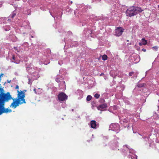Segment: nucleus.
<instances>
[{
  "instance_id": "29",
  "label": "nucleus",
  "mask_w": 159,
  "mask_h": 159,
  "mask_svg": "<svg viewBox=\"0 0 159 159\" xmlns=\"http://www.w3.org/2000/svg\"><path fill=\"white\" fill-rule=\"evenodd\" d=\"M26 68L27 71H28V70L30 69V68L29 67H26Z\"/></svg>"
},
{
  "instance_id": "23",
  "label": "nucleus",
  "mask_w": 159,
  "mask_h": 159,
  "mask_svg": "<svg viewBox=\"0 0 159 159\" xmlns=\"http://www.w3.org/2000/svg\"><path fill=\"white\" fill-rule=\"evenodd\" d=\"M56 57H57V56L55 55H53V56L52 57V59H53V60H54V59H56Z\"/></svg>"
},
{
  "instance_id": "10",
  "label": "nucleus",
  "mask_w": 159,
  "mask_h": 159,
  "mask_svg": "<svg viewBox=\"0 0 159 159\" xmlns=\"http://www.w3.org/2000/svg\"><path fill=\"white\" fill-rule=\"evenodd\" d=\"M50 89L52 91L51 93L52 94H55L57 91V88L56 87L52 86V87H50Z\"/></svg>"
},
{
  "instance_id": "1",
  "label": "nucleus",
  "mask_w": 159,
  "mask_h": 159,
  "mask_svg": "<svg viewBox=\"0 0 159 159\" xmlns=\"http://www.w3.org/2000/svg\"><path fill=\"white\" fill-rule=\"evenodd\" d=\"M3 73L0 74V82L1 81V78L3 75ZM3 89L0 87V115L4 113L11 112V111L8 108H5V103L8 102L9 100L12 99L13 102L11 103L10 107L15 108L19 106V104L25 103V93L23 91L19 92L18 91V93L17 95V98L14 99L11 97V96L9 92L5 93L3 92Z\"/></svg>"
},
{
  "instance_id": "32",
  "label": "nucleus",
  "mask_w": 159,
  "mask_h": 159,
  "mask_svg": "<svg viewBox=\"0 0 159 159\" xmlns=\"http://www.w3.org/2000/svg\"><path fill=\"white\" fill-rule=\"evenodd\" d=\"M12 58L13 60H15V57H14V56H13V57H12Z\"/></svg>"
},
{
  "instance_id": "17",
  "label": "nucleus",
  "mask_w": 159,
  "mask_h": 159,
  "mask_svg": "<svg viewBox=\"0 0 159 159\" xmlns=\"http://www.w3.org/2000/svg\"><path fill=\"white\" fill-rule=\"evenodd\" d=\"M107 57L106 55H104L102 57V59L103 60L105 61L107 60Z\"/></svg>"
},
{
  "instance_id": "25",
  "label": "nucleus",
  "mask_w": 159,
  "mask_h": 159,
  "mask_svg": "<svg viewBox=\"0 0 159 159\" xmlns=\"http://www.w3.org/2000/svg\"><path fill=\"white\" fill-rule=\"evenodd\" d=\"M143 85L142 84H138L137 85V86L139 87H141L143 86Z\"/></svg>"
},
{
  "instance_id": "16",
  "label": "nucleus",
  "mask_w": 159,
  "mask_h": 159,
  "mask_svg": "<svg viewBox=\"0 0 159 159\" xmlns=\"http://www.w3.org/2000/svg\"><path fill=\"white\" fill-rule=\"evenodd\" d=\"M78 45V43L77 42L75 41L73 43V45L72 46V47L73 46L76 47Z\"/></svg>"
},
{
  "instance_id": "26",
  "label": "nucleus",
  "mask_w": 159,
  "mask_h": 159,
  "mask_svg": "<svg viewBox=\"0 0 159 159\" xmlns=\"http://www.w3.org/2000/svg\"><path fill=\"white\" fill-rule=\"evenodd\" d=\"M78 11V10L77 9H76L75 10V11H74V14L75 15L76 14V13Z\"/></svg>"
},
{
  "instance_id": "33",
  "label": "nucleus",
  "mask_w": 159,
  "mask_h": 159,
  "mask_svg": "<svg viewBox=\"0 0 159 159\" xmlns=\"http://www.w3.org/2000/svg\"><path fill=\"white\" fill-rule=\"evenodd\" d=\"M29 82H28V84H30V79H29Z\"/></svg>"
},
{
  "instance_id": "20",
  "label": "nucleus",
  "mask_w": 159,
  "mask_h": 159,
  "mask_svg": "<svg viewBox=\"0 0 159 159\" xmlns=\"http://www.w3.org/2000/svg\"><path fill=\"white\" fill-rule=\"evenodd\" d=\"M137 57H138V59H137V61H136V60H137V59H136L135 60H134V61H133V62L134 63H137V62H139V56H137Z\"/></svg>"
},
{
  "instance_id": "37",
  "label": "nucleus",
  "mask_w": 159,
  "mask_h": 159,
  "mask_svg": "<svg viewBox=\"0 0 159 159\" xmlns=\"http://www.w3.org/2000/svg\"><path fill=\"white\" fill-rule=\"evenodd\" d=\"M126 41H127V42H129V40H126Z\"/></svg>"
},
{
  "instance_id": "30",
  "label": "nucleus",
  "mask_w": 159,
  "mask_h": 159,
  "mask_svg": "<svg viewBox=\"0 0 159 159\" xmlns=\"http://www.w3.org/2000/svg\"><path fill=\"white\" fill-rule=\"evenodd\" d=\"M11 82V80H7V82L8 83H10Z\"/></svg>"
},
{
  "instance_id": "12",
  "label": "nucleus",
  "mask_w": 159,
  "mask_h": 159,
  "mask_svg": "<svg viewBox=\"0 0 159 159\" xmlns=\"http://www.w3.org/2000/svg\"><path fill=\"white\" fill-rule=\"evenodd\" d=\"M60 77L61 76L59 75H57L56 78V81L57 82L60 81Z\"/></svg>"
},
{
  "instance_id": "31",
  "label": "nucleus",
  "mask_w": 159,
  "mask_h": 159,
  "mask_svg": "<svg viewBox=\"0 0 159 159\" xmlns=\"http://www.w3.org/2000/svg\"><path fill=\"white\" fill-rule=\"evenodd\" d=\"M139 45H140V46H141L142 45V42L141 43H139Z\"/></svg>"
},
{
  "instance_id": "21",
  "label": "nucleus",
  "mask_w": 159,
  "mask_h": 159,
  "mask_svg": "<svg viewBox=\"0 0 159 159\" xmlns=\"http://www.w3.org/2000/svg\"><path fill=\"white\" fill-rule=\"evenodd\" d=\"M94 97L96 98H98L100 96V95L98 93L95 94L94 95Z\"/></svg>"
},
{
  "instance_id": "28",
  "label": "nucleus",
  "mask_w": 159,
  "mask_h": 159,
  "mask_svg": "<svg viewBox=\"0 0 159 159\" xmlns=\"http://www.w3.org/2000/svg\"><path fill=\"white\" fill-rule=\"evenodd\" d=\"M36 89L35 88L34 89V92L35 93H36Z\"/></svg>"
},
{
  "instance_id": "5",
  "label": "nucleus",
  "mask_w": 159,
  "mask_h": 159,
  "mask_svg": "<svg viewBox=\"0 0 159 159\" xmlns=\"http://www.w3.org/2000/svg\"><path fill=\"white\" fill-rule=\"evenodd\" d=\"M67 98V95L63 92L60 93L58 95V98L60 102L66 101Z\"/></svg>"
},
{
  "instance_id": "18",
  "label": "nucleus",
  "mask_w": 159,
  "mask_h": 159,
  "mask_svg": "<svg viewBox=\"0 0 159 159\" xmlns=\"http://www.w3.org/2000/svg\"><path fill=\"white\" fill-rule=\"evenodd\" d=\"M92 97L91 96L89 95L87 96L86 99L87 101H90Z\"/></svg>"
},
{
  "instance_id": "9",
  "label": "nucleus",
  "mask_w": 159,
  "mask_h": 159,
  "mask_svg": "<svg viewBox=\"0 0 159 159\" xmlns=\"http://www.w3.org/2000/svg\"><path fill=\"white\" fill-rule=\"evenodd\" d=\"M107 107V105L106 104L104 103L100 105L97 107V109L99 110H102Z\"/></svg>"
},
{
  "instance_id": "41",
  "label": "nucleus",
  "mask_w": 159,
  "mask_h": 159,
  "mask_svg": "<svg viewBox=\"0 0 159 159\" xmlns=\"http://www.w3.org/2000/svg\"><path fill=\"white\" fill-rule=\"evenodd\" d=\"M54 17V19H55V17Z\"/></svg>"
},
{
  "instance_id": "19",
  "label": "nucleus",
  "mask_w": 159,
  "mask_h": 159,
  "mask_svg": "<svg viewBox=\"0 0 159 159\" xmlns=\"http://www.w3.org/2000/svg\"><path fill=\"white\" fill-rule=\"evenodd\" d=\"M61 84L63 85V88H65L66 87L65 82L64 81H62L61 82Z\"/></svg>"
},
{
  "instance_id": "4",
  "label": "nucleus",
  "mask_w": 159,
  "mask_h": 159,
  "mask_svg": "<svg viewBox=\"0 0 159 159\" xmlns=\"http://www.w3.org/2000/svg\"><path fill=\"white\" fill-rule=\"evenodd\" d=\"M120 126L118 124L112 123L109 126V130L116 132L118 133L120 131Z\"/></svg>"
},
{
  "instance_id": "13",
  "label": "nucleus",
  "mask_w": 159,
  "mask_h": 159,
  "mask_svg": "<svg viewBox=\"0 0 159 159\" xmlns=\"http://www.w3.org/2000/svg\"><path fill=\"white\" fill-rule=\"evenodd\" d=\"M129 75L130 76L136 77L137 75L134 72H131L129 73Z\"/></svg>"
},
{
  "instance_id": "14",
  "label": "nucleus",
  "mask_w": 159,
  "mask_h": 159,
  "mask_svg": "<svg viewBox=\"0 0 159 159\" xmlns=\"http://www.w3.org/2000/svg\"><path fill=\"white\" fill-rule=\"evenodd\" d=\"M142 43L143 45H145L147 43V41L144 39L143 38L142 39Z\"/></svg>"
},
{
  "instance_id": "6",
  "label": "nucleus",
  "mask_w": 159,
  "mask_h": 159,
  "mask_svg": "<svg viewBox=\"0 0 159 159\" xmlns=\"http://www.w3.org/2000/svg\"><path fill=\"white\" fill-rule=\"evenodd\" d=\"M124 30L122 27H117L115 30L114 34L117 36H120L122 34Z\"/></svg>"
},
{
  "instance_id": "35",
  "label": "nucleus",
  "mask_w": 159,
  "mask_h": 159,
  "mask_svg": "<svg viewBox=\"0 0 159 159\" xmlns=\"http://www.w3.org/2000/svg\"><path fill=\"white\" fill-rule=\"evenodd\" d=\"M14 48H15V49H16L17 48H16V47H14Z\"/></svg>"
},
{
  "instance_id": "24",
  "label": "nucleus",
  "mask_w": 159,
  "mask_h": 159,
  "mask_svg": "<svg viewBox=\"0 0 159 159\" xmlns=\"http://www.w3.org/2000/svg\"><path fill=\"white\" fill-rule=\"evenodd\" d=\"M63 64V62L62 60H60L58 61V64L60 65H61Z\"/></svg>"
},
{
  "instance_id": "38",
  "label": "nucleus",
  "mask_w": 159,
  "mask_h": 159,
  "mask_svg": "<svg viewBox=\"0 0 159 159\" xmlns=\"http://www.w3.org/2000/svg\"><path fill=\"white\" fill-rule=\"evenodd\" d=\"M31 37L32 38H33V37H34V36H31Z\"/></svg>"
},
{
  "instance_id": "39",
  "label": "nucleus",
  "mask_w": 159,
  "mask_h": 159,
  "mask_svg": "<svg viewBox=\"0 0 159 159\" xmlns=\"http://www.w3.org/2000/svg\"><path fill=\"white\" fill-rule=\"evenodd\" d=\"M158 7L159 8V5H158Z\"/></svg>"
},
{
  "instance_id": "27",
  "label": "nucleus",
  "mask_w": 159,
  "mask_h": 159,
  "mask_svg": "<svg viewBox=\"0 0 159 159\" xmlns=\"http://www.w3.org/2000/svg\"><path fill=\"white\" fill-rule=\"evenodd\" d=\"M19 87V86H18V85H17L16 86V87H15V88H16V89H18Z\"/></svg>"
},
{
  "instance_id": "42",
  "label": "nucleus",
  "mask_w": 159,
  "mask_h": 159,
  "mask_svg": "<svg viewBox=\"0 0 159 159\" xmlns=\"http://www.w3.org/2000/svg\"><path fill=\"white\" fill-rule=\"evenodd\" d=\"M148 137H147V139H148Z\"/></svg>"
},
{
  "instance_id": "11",
  "label": "nucleus",
  "mask_w": 159,
  "mask_h": 159,
  "mask_svg": "<svg viewBox=\"0 0 159 159\" xmlns=\"http://www.w3.org/2000/svg\"><path fill=\"white\" fill-rule=\"evenodd\" d=\"M4 29L6 31H8L10 29V27L8 25L4 26Z\"/></svg>"
},
{
  "instance_id": "40",
  "label": "nucleus",
  "mask_w": 159,
  "mask_h": 159,
  "mask_svg": "<svg viewBox=\"0 0 159 159\" xmlns=\"http://www.w3.org/2000/svg\"><path fill=\"white\" fill-rule=\"evenodd\" d=\"M48 63H49V62H48V63L47 64H48Z\"/></svg>"
},
{
  "instance_id": "22",
  "label": "nucleus",
  "mask_w": 159,
  "mask_h": 159,
  "mask_svg": "<svg viewBox=\"0 0 159 159\" xmlns=\"http://www.w3.org/2000/svg\"><path fill=\"white\" fill-rule=\"evenodd\" d=\"M152 48L155 51H157L158 47L157 46H155L152 47Z\"/></svg>"
},
{
  "instance_id": "36",
  "label": "nucleus",
  "mask_w": 159,
  "mask_h": 159,
  "mask_svg": "<svg viewBox=\"0 0 159 159\" xmlns=\"http://www.w3.org/2000/svg\"><path fill=\"white\" fill-rule=\"evenodd\" d=\"M116 147L118 146L117 144H116Z\"/></svg>"
},
{
  "instance_id": "3",
  "label": "nucleus",
  "mask_w": 159,
  "mask_h": 159,
  "mask_svg": "<svg viewBox=\"0 0 159 159\" xmlns=\"http://www.w3.org/2000/svg\"><path fill=\"white\" fill-rule=\"evenodd\" d=\"M123 147L124 151L129 152V154H127L129 158H131L132 159H137V156L135 154L136 152L133 149H130L129 146L127 145H124Z\"/></svg>"
},
{
  "instance_id": "34",
  "label": "nucleus",
  "mask_w": 159,
  "mask_h": 159,
  "mask_svg": "<svg viewBox=\"0 0 159 159\" xmlns=\"http://www.w3.org/2000/svg\"><path fill=\"white\" fill-rule=\"evenodd\" d=\"M143 50L144 52H145L146 51V49H143Z\"/></svg>"
},
{
  "instance_id": "7",
  "label": "nucleus",
  "mask_w": 159,
  "mask_h": 159,
  "mask_svg": "<svg viewBox=\"0 0 159 159\" xmlns=\"http://www.w3.org/2000/svg\"><path fill=\"white\" fill-rule=\"evenodd\" d=\"M90 125L91 128L94 129H96L98 127V125L96 123V122L94 120L91 121L90 122Z\"/></svg>"
},
{
  "instance_id": "8",
  "label": "nucleus",
  "mask_w": 159,
  "mask_h": 159,
  "mask_svg": "<svg viewBox=\"0 0 159 159\" xmlns=\"http://www.w3.org/2000/svg\"><path fill=\"white\" fill-rule=\"evenodd\" d=\"M120 123H121L122 121L123 122L129 123L130 122L128 118H125V117H123L120 119Z\"/></svg>"
},
{
  "instance_id": "15",
  "label": "nucleus",
  "mask_w": 159,
  "mask_h": 159,
  "mask_svg": "<svg viewBox=\"0 0 159 159\" xmlns=\"http://www.w3.org/2000/svg\"><path fill=\"white\" fill-rule=\"evenodd\" d=\"M16 13H15V11H14L11 14L10 16L9 17L11 18H13L16 16Z\"/></svg>"
},
{
  "instance_id": "2",
  "label": "nucleus",
  "mask_w": 159,
  "mask_h": 159,
  "mask_svg": "<svg viewBox=\"0 0 159 159\" xmlns=\"http://www.w3.org/2000/svg\"><path fill=\"white\" fill-rule=\"evenodd\" d=\"M143 11V10L140 7L132 6L128 8L126 11V14L127 16L131 17L136 15Z\"/></svg>"
}]
</instances>
